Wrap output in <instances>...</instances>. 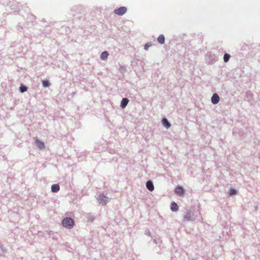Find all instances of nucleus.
<instances>
[{
  "mask_svg": "<svg viewBox=\"0 0 260 260\" xmlns=\"http://www.w3.org/2000/svg\"><path fill=\"white\" fill-rule=\"evenodd\" d=\"M157 41L161 44H163L165 43V37L164 35H161L158 36L157 38Z\"/></svg>",
  "mask_w": 260,
  "mask_h": 260,
  "instance_id": "12",
  "label": "nucleus"
},
{
  "mask_svg": "<svg viewBox=\"0 0 260 260\" xmlns=\"http://www.w3.org/2000/svg\"><path fill=\"white\" fill-rule=\"evenodd\" d=\"M171 209L173 211H177L178 209V206L176 203L173 202L171 205Z\"/></svg>",
  "mask_w": 260,
  "mask_h": 260,
  "instance_id": "10",
  "label": "nucleus"
},
{
  "mask_svg": "<svg viewBox=\"0 0 260 260\" xmlns=\"http://www.w3.org/2000/svg\"><path fill=\"white\" fill-rule=\"evenodd\" d=\"M59 186L58 184H54L51 186V190L52 192H56L59 190Z\"/></svg>",
  "mask_w": 260,
  "mask_h": 260,
  "instance_id": "9",
  "label": "nucleus"
},
{
  "mask_svg": "<svg viewBox=\"0 0 260 260\" xmlns=\"http://www.w3.org/2000/svg\"><path fill=\"white\" fill-rule=\"evenodd\" d=\"M127 11V9L125 7H121L115 10V13L118 15L124 14Z\"/></svg>",
  "mask_w": 260,
  "mask_h": 260,
  "instance_id": "2",
  "label": "nucleus"
},
{
  "mask_svg": "<svg viewBox=\"0 0 260 260\" xmlns=\"http://www.w3.org/2000/svg\"><path fill=\"white\" fill-rule=\"evenodd\" d=\"M151 46V44L149 43H147L145 46V49L147 50L148 48Z\"/></svg>",
  "mask_w": 260,
  "mask_h": 260,
  "instance_id": "18",
  "label": "nucleus"
},
{
  "mask_svg": "<svg viewBox=\"0 0 260 260\" xmlns=\"http://www.w3.org/2000/svg\"><path fill=\"white\" fill-rule=\"evenodd\" d=\"M162 122L164 126L166 127L169 128L171 126L170 123L168 122L167 119L164 118L162 120Z\"/></svg>",
  "mask_w": 260,
  "mask_h": 260,
  "instance_id": "11",
  "label": "nucleus"
},
{
  "mask_svg": "<svg viewBox=\"0 0 260 260\" xmlns=\"http://www.w3.org/2000/svg\"><path fill=\"white\" fill-rule=\"evenodd\" d=\"M229 193L231 196L234 195L236 193V190L234 189H231Z\"/></svg>",
  "mask_w": 260,
  "mask_h": 260,
  "instance_id": "17",
  "label": "nucleus"
},
{
  "mask_svg": "<svg viewBox=\"0 0 260 260\" xmlns=\"http://www.w3.org/2000/svg\"><path fill=\"white\" fill-rule=\"evenodd\" d=\"M43 85L44 87H47L50 85V83L47 80L43 81Z\"/></svg>",
  "mask_w": 260,
  "mask_h": 260,
  "instance_id": "15",
  "label": "nucleus"
},
{
  "mask_svg": "<svg viewBox=\"0 0 260 260\" xmlns=\"http://www.w3.org/2000/svg\"><path fill=\"white\" fill-rule=\"evenodd\" d=\"M108 199V198L104 196V194H100L98 198V200L99 201L100 204H102V205H104L106 203Z\"/></svg>",
  "mask_w": 260,
  "mask_h": 260,
  "instance_id": "3",
  "label": "nucleus"
},
{
  "mask_svg": "<svg viewBox=\"0 0 260 260\" xmlns=\"http://www.w3.org/2000/svg\"><path fill=\"white\" fill-rule=\"evenodd\" d=\"M175 192L177 194L180 196H182L184 195V190L182 187L178 186L176 187L175 189Z\"/></svg>",
  "mask_w": 260,
  "mask_h": 260,
  "instance_id": "4",
  "label": "nucleus"
},
{
  "mask_svg": "<svg viewBox=\"0 0 260 260\" xmlns=\"http://www.w3.org/2000/svg\"><path fill=\"white\" fill-rule=\"evenodd\" d=\"M230 58V55L227 53H225L224 55V56H223V59H224V61L225 62H227L229 61V59Z\"/></svg>",
  "mask_w": 260,
  "mask_h": 260,
  "instance_id": "14",
  "label": "nucleus"
},
{
  "mask_svg": "<svg viewBox=\"0 0 260 260\" xmlns=\"http://www.w3.org/2000/svg\"><path fill=\"white\" fill-rule=\"evenodd\" d=\"M62 223L64 227L71 229L74 225V221L71 218L67 217L62 220Z\"/></svg>",
  "mask_w": 260,
  "mask_h": 260,
  "instance_id": "1",
  "label": "nucleus"
},
{
  "mask_svg": "<svg viewBox=\"0 0 260 260\" xmlns=\"http://www.w3.org/2000/svg\"><path fill=\"white\" fill-rule=\"evenodd\" d=\"M146 187L150 191H153L154 190V186L151 181H148L147 182Z\"/></svg>",
  "mask_w": 260,
  "mask_h": 260,
  "instance_id": "6",
  "label": "nucleus"
},
{
  "mask_svg": "<svg viewBox=\"0 0 260 260\" xmlns=\"http://www.w3.org/2000/svg\"><path fill=\"white\" fill-rule=\"evenodd\" d=\"M128 101V100L126 98L123 99L121 102V107L123 108H125L127 105Z\"/></svg>",
  "mask_w": 260,
  "mask_h": 260,
  "instance_id": "7",
  "label": "nucleus"
},
{
  "mask_svg": "<svg viewBox=\"0 0 260 260\" xmlns=\"http://www.w3.org/2000/svg\"><path fill=\"white\" fill-rule=\"evenodd\" d=\"M27 90V87L25 86L21 85L20 87V90L21 92H24Z\"/></svg>",
  "mask_w": 260,
  "mask_h": 260,
  "instance_id": "16",
  "label": "nucleus"
},
{
  "mask_svg": "<svg viewBox=\"0 0 260 260\" xmlns=\"http://www.w3.org/2000/svg\"><path fill=\"white\" fill-rule=\"evenodd\" d=\"M108 56V53L107 51H104L101 55V58L103 60H105L107 58Z\"/></svg>",
  "mask_w": 260,
  "mask_h": 260,
  "instance_id": "13",
  "label": "nucleus"
},
{
  "mask_svg": "<svg viewBox=\"0 0 260 260\" xmlns=\"http://www.w3.org/2000/svg\"><path fill=\"white\" fill-rule=\"evenodd\" d=\"M219 101V97L218 95L216 93L213 94L212 98H211V101L212 103L214 104H217Z\"/></svg>",
  "mask_w": 260,
  "mask_h": 260,
  "instance_id": "5",
  "label": "nucleus"
},
{
  "mask_svg": "<svg viewBox=\"0 0 260 260\" xmlns=\"http://www.w3.org/2000/svg\"><path fill=\"white\" fill-rule=\"evenodd\" d=\"M36 143L37 146L41 149H43L45 147L44 143L39 140H36Z\"/></svg>",
  "mask_w": 260,
  "mask_h": 260,
  "instance_id": "8",
  "label": "nucleus"
}]
</instances>
